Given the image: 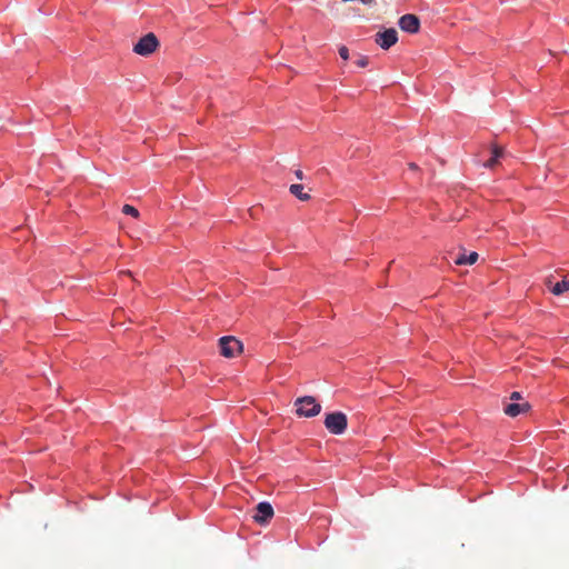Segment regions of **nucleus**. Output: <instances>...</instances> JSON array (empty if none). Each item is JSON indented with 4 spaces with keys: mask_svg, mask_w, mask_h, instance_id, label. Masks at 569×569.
I'll list each match as a JSON object with an SVG mask.
<instances>
[{
    "mask_svg": "<svg viewBox=\"0 0 569 569\" xmlns=\"http://www.w3.org/2000/svg\"><path fill=\"white\" fill-rule=\"evenodd\" d=\"M323 425L331 435L340 436L348 428V417L342 411L328 412L326 413Z\"/></svg>",
    "mask_w": 569,
    "mask_h": 569,
    "instance_id": "f257e3e1",
    "label": "nucleus"
},
{
    "mask_svg": "<svg viewBox=\"0 0 569 569\" xmlns=\"http://www.w3.org/2000/svg\"><path fill=\"white\" fill-rule=\"evenodd\" d=\"M296 413L299 417L312 418L320 413L321 405L312 396H303L295 401Z\"/></svg>",
    "mask_w": 569,
    "mask_h": 569,
    "instance_id": "f03ea898",
    "label": "nucleus"
},
{
    "mask_svg": "<svg viewBox=\"0 0 569 569\" xmlns=\"http://www.w3.org/2000/svg\"><path fill=\"white\" fill-rule=\"evenodd\" d=\"M220 355L224 358H233L243 350V345L233 336H223L219 339Z\"/></svg>",
    "mask_w": 569,
    "mask_h": 569,
    "instance_id": "7ed1b4c3",
    "label": "nucleus"
},
{
    "mask_svg": "<svg viewBox=\"0 0 569 569\" xmlns=\"http://www.w3.org/2000/svg\"><path fill=\"white\" fill-rule=\"evenodd\" d=\"M159 47V41L154 33L150 32L143 36L139 39V41L133 46V52L142 56L148 57L152 54Z\"/></svg>",
    "mask_w": 569,
    "mask_h": 569,
    "instance_id": "20e7f679",
    "label": "nucleus"
},
{
    "mask_svg": "<svg viewBox=\"0 0 569 569\" xmlns=\"http://www.w3.org/2000/svg\"><path fill=\"white\" fill-rule=\"evenodd\" d=\"M256 512L253 515L254 522L264 526L270 522L272 519L274 511L273 507L268 501H261L256 506Z\"/></svg>",
    "mask_w": 569,
    "mask_h": 569,
    "instance_id": "39448f33",
    "label": "nucleus"
},
{
    "mask_svg": "<svg viewBox=\"0 0 569 569\" xmlns=\"http://www.w3.org/2000/svg\"><path fill=\"white\" fill-rule=\"evenodd\" d=\"M398 41V32L396 29H386L382 32L376 34V43L382 49L387 50Z\"/></svg>",
    "mask_w": 569,
    "mask_h": 569,
    "instance_id": "423d86ee",
    "label": "nucleus"
},
{
    "mask_svg": "<svg viewBox=\"0 0 569 569\" xmlns=\"http://www.w3.org/2000/svg\"><path fill=\"white\" fill-rule=\"evenodd\" d=\"M399 27L402 31L417 33L420 28L419 18L415 14H405L399 19Z\"/></svg>",
    "mask_w": 569,
    "mask_h": 569,
    "instance_id": "0eeeda50",
    "label": "nucleus"
},
{
    "mask_svg": "<svg viewBox=\"0 0 569 569\" xmlns=\"http://www.w3.org/2000/svg\"><path fill=\"white\" fill-rule=\"evenodd\" d=\"M531 409V405L528 401L522 402H510L503 407L505 415L509 417H517L521 413H526Z\"/></svg>",
    "mask_w": 569,
    "mask_h": 569,
    "instance_id": "6e6552de",
    "label": "nucleus"
},
{
    "mask_svg": "<svg viewBox=\"0 0 569 569\" xmlns=\"http://www.w3.org/2000/svg\"><path fill=\"white\" fill-rule=\"evenodd\" d=\"M479 256L477 252L471 251L467 253L466 251L459 252L455 257H452V261L456 264H473L478 260Z\"/></svg>",
    "mask_w": 569,
    "mask_h": 569,
    "instance_id": "1a4fd4ad",
    "label": "nucleus"
},
{
    "mask_svg": "<svg viewBox=\"0 0 569 569\" xmlns=\"http://www.w3.org/2000/svg\"><path fill=\"white\" fill-rule=\"evenodd\" d=\"M491 153H492L491 158L483 163V167L489 168V169L495 168V166L499 162V159L501 157H503L505 150H503V148L499 147L498 144H492Z\"/></svg>",
    "mask_w": 569,
    "mask_h": 569,
    "instance_id": "9d476101",
    "label": "nucleus"
},
{
    "mask_svg": "<svg viewBox=\"0 0 569 569\" xmlns=\"http://www.w3.org/2000/svg\"><path fill=\"white\" fill-rule=\"evenodd\" d=\"M305 187L302 184H291L289 191L296 198L301 201H308L310 199V194L308 192H303Z\"/></svg>",
    "mask_w": 569,
    "mask_h": 569,
    "instance_id": "9b49d317",
    "label": "nucleus"
},
{
    "mask_svg": "<svg viewBox=\"0 0 569 569\" xmlns=\"http://www.w3.org/2000/svg\"><path fill=\"white\" fill-rule=\"evenodd\" d=\"M546 284H569V277L567 274H562L561 272H557L547 279Z\"/></svg>",
    "mask_w": 569,
    "mask_h": 569,
    "instance_id": "f8f14e48",
    "label": "nucleus"
},
{
    "mask_svg": "<svg viewBox=\"0 0 569 569\" xmlns=\"http://www.w3.org/2000/svg\"><path fill=\"white\" fill-rule=\"evenodd\" d=\"M122 212L124 214L131 216L133 218H138L139 217V211L133 206H130V204H124L122 207Z\"/></svg>",
    "mask_w": 569,
    "mask_h": 569,
    "instance_id": "ddd939ff",
    "label": "nucleus"
},
{
    "mask_svg": "<svg viewBox=\"0 0 569 569\" xmlns=\"http://www.w3.org/2000/svg\"><path fill=\"white\" fill-rule=\"evenodd\" d=\"M549 292L553 296H561L569 291V287H547Z\"/></svg>",
    "mask_w": 569,
    "mask_h": 569,
    "instance_id": "4468645a",
    "label": "nucleus"
},
{
    "mask_svg": "<svg viewBox=\"0 0 569 569\" xmlns=\"http://www.w3.org/2000/svg\"><path fill=\"white\" fill-rule=\"evenodd\" d=\"M356 64L359 67V68H365L369 64V58L367 56H360L357 61H356Z\"/></svg>",
    "mask_w": 569,
    "mask_h": 569,
    "instance_id": "2eb2a0df",
    "label": "nucleus"
},
{
    "mask_svg": "<svg viewBox=\"0 0 569 569\" xmlns=\"http://www.w3.org/2000/svg\"><path fill=\"white\" fill-rule=\"evenodd\" d=\"M339 56L343 59V60H348L349 59V50L346 46H341L339 48Z\"/></svg>",
    "mask_w": 569,
    "mask_h": 569,
    "instance_id": "dca6fc26",
    "label": "nucleus"
},
{
    "mask_svg": "<svg viewBox=\"0 0 569 569\" xmlns=\"http://www.w3.org/2000/svg\"><path fill=\"white\" fill-rule=\"evenodd\" d=\"M510 400H512V401L522 400V395L519 391H513L510 395Z\"/></svg>",
    "mask_w": 569,
    "mask_h": 569,
    "instance_id": "f3484780",
    "label": "nucleus"
},
{
    "mask_svg": "<svg viewBox=\"0 0 569 569\" xmlns=\"http://www.w3.org/2000/svg\"><path fill=\"white\" fill-rule=\"evenodd\" d=\"M124 276H126V277H128V278H130V279H131L132 281H134V282H140V281H141L140 279H138V278H136L134 276H132V273H131V272H126V273H124Z\"/></svg>",
    "mask_w": 569,
    "mask_h": 569,
    "instance_id": "a211bd4d",
    "label": "nucleus"
},
{
    "mask_svg": "<svg viewBox=\"0 0 569 569\" xmlns=\"http://www.w3.org/2000/svg\"><path fill=\"white\" fill-rule=\"evenodd\" d=\"M295 174L299 180H302L305 178L303 172L300 169L296 170Z\"/></svg>",
    "mask_w": 569,
    "mask_h": 569,
    "instance_id": "6ab92c4d",
    "label": "nucleus"
},
{
    "mask_svg": "<svg viewBox=\"0 0 569 569\" xmlns=\"http://www.w3.org/2000/svg\"><path fill=\"white\" fill-rule=\"evenodd\" d=\"M409 168H410L411 170H417V169H418V166H417L416 163L411 162V163H409Z\"/></svg>",
    "mask_w": 569,
    "mask_h": 569,
    "instance_id": "aec40b11",
    "label": "nucleus"
}]
</instances>
